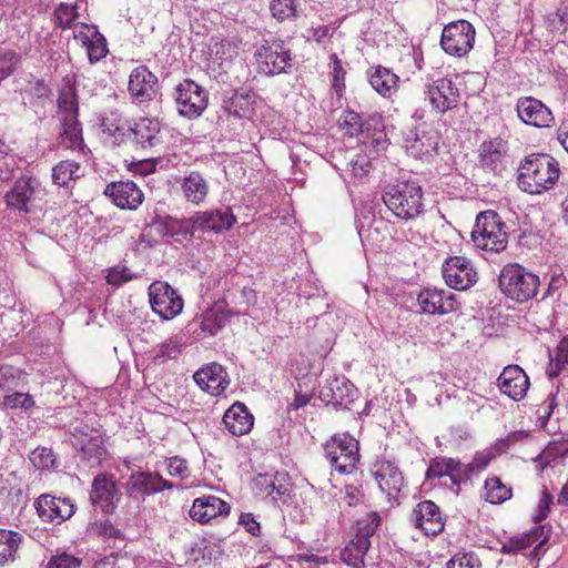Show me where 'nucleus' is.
Instances as JSON below:
<instances>
[{
	"label": "nucleus",
	"mask_w": 568,
	"mask_h": 568,
	"mask_svg": "<svg viewBox=\"0 0 568 568\" xmlns=\"http://www.w3.org/2000/svg\"><path fill=\"white\" fill-rule=\"evenodd\" d=\"M559 178V162L547 153L526 155L517 169V185L519 190L531 195H540L552 190Z\"/></svg>",
	"instance_id": "f257e3e1"
},
{
	"label": "nucleus",
	"mask_w": 568,
	"mask_h": 568,
	"mask_svg": "<svg viewBox=\"0 0 568 568\" xmlns=\"http://www.w3.org/2000/svg\"><path fill=\"white\" fill-rule=\"evenodd\" d=\"M383 202L387 210L398 220H416L425 212V197L417 181H397L383 192Z\"/></svg>",
	"instance_id": "f03ea898"
},
{
	"label": "nucleus",
	"mask_w": 568,
	"mask_h": 568,
	"mask_svg": "<svg viewBox=\"0 0 568 568\" xmlns=\"http://www.w3.org/2000/svg\"><path fill=\"white\" fill-rule=\"evenodd\" d=\"M498 282L503 294L520 304L536 297L540 286L539 276L519 263L506 264L500 271Z\"/></svg>",
	"instance_id": "7ed1b4c3"
},
{
	"label": "nucleus",
	"mask_w": 568,
	"mask_h": 568,
	"mask_svg": "<svg viewBox=\"0 0 568 568\" xmlns=\"http://www.w3.org/2000/svg\"><path fill=\"white\" fill-rule=\"evenodd\" d=\"M470 239L475 247L499 253L507 247L508 243L506 224L496 211H481L476 216Z\"/></svg>",
	"instance_id": "20e7f679"
},
{
	"label": "nucleus",
	"mask_w": 568,
	"mask_h": 568,
	"mask_svg": "<svg viewBox=\"0 0 568 568\" xmlns=\"http://www.w3.org/2000/svg\"><path fill=\"white\" fill-rule=\"evenodd\" d=\"M440 133L433 123L416 122L403 130V146L406 153L418 160H428L437 154Z\"/></svg>",
	"instance_id": "39448f33"
},
{
	"label": "nucleus",
	"mask_w": 568,
	"mask_h": 568,
	"mask_svg": "<svg viewBox=\"0 0 568 568\" xmlns=\"http://www.w3.org/2000/svg\"><path fill=\"white\" fill-rule=\"evenodd\" d=\"M325 457L332 468L351 474L359 463V443L348 433H337L324 444Z\"/></svg>",
	"instance_id": "423d86ee"
},
{
	"label": "nucleus",
	"mask_w": 568,
	"mask_h": 568,
	"mask_svg": "<svg viewBox=\"0 0 568 568\" xmlns=\"http://www.w3.org/2000/svg\"><path fill=\"white\" fill-rule=\"evenodd\" d=\"M257 70L266 77L288 73L293 65L291 49L281 39L264 40L255 50Z\"/></svg>",
	"instance_id": "0eeeda50"
},
{
	"label": "nucleus",
	"mask_w": 568,
	"mask_h": 568,
	"mask_svg": "<svg viewBox=\"0 0 568 568\" xmlns=\"http://www.w3.org/2000/svg\"><path fill=\"white\" fill-rule=\"evenodd\" d=\"M122 499V491L112 474L100 473L93 477L89 500L103 515H113Z\"/></svg>",
	"instance_id": "6e6552de"
},
{
	"label": "nucleus",
	"mask_w": 568,
	"mask_h": 568,
	"mask_svg": "<svg viewBox=\"0 0 568 568\" xmlns=\"http://www.w3.org/2000/svg\"><path fill=\"white\" fill-rule=\"evenodd\" d=\"M476 31L466 20H457L446 24L442 32L443 50L454 57L466 55L474 47Z\"/></svg>",
	"instance_id": "1a4fd4ad"
},
{
	"label": "nucleus",
	"mask_w": 568,
	"mask_h": 568,
	"mask_svg": "<svg viewBox=\"0 0 568 568\" xmlns=\"http://www.w3.org/2000/svg\"><path fill=\"white\" fill-rule=\"evenodd\" d=\"M175 102L180 115L186 119H196L207 108L209 94L195 81L185 79L175 88Z\"/></svg>",
	"instance_id": "9d476101"
},
{
	"label": "nucleus",
	"mask_w": 568,
	"mask_h": 568,
	"mask_svg": "<svg viewBox=\"0 0 568 568\" xmlns=\"http://www.w3.org/2000/svg\"><path fill=\"white\" fill-rule=\"evenodd\" d=\"M152 311L162 320L170 321L183 310V298L168 282L155 281L149 286Z\"/></svg>",
	"instance_id": "9b49d317"
},
{
	"label": "nucleus",
	"mask_w": 568,
	"mask_h": 568,
	"mask_svg": "<svg viewBox=\"0 0 568 568\" xmlns=\"http://www.w3.org/2000/svg\"><path fill=\"white\" fill-rule=\"evenodd\" d=\"M122 135L125 142L145 152L163 143L162 125L158 119L140 118Z\"/></svg>",
	"instance_id": "f8f14e48"
},
{
	"label": "nucleus",
	"mask_w": 568,
	"mask_h": 568,
	"mask_svg": "<svg viewBox=\"0 0 568 568\" xmlns=\"http://www.w3.org/2000/svg\"><path fill=\"white\" fill-rule=\"evenodd\" d=\"M172 488L171 481L164 479L159 473L149 470L133 471L124 484L128 498L133 500L144 499Z\"/></svg>",
	"instance_id": "ddd939ff"
},
{
	"label": "nucleus",
	"mask_w": 568,
	"mask_h": 568,
	"mask_svg": "<svg viewBox=\"0 0 568 568\" xmlns=\"http://www.w3.org/2000/svg\"><path fill=\"white\" fill-rule=\"evenodd\" d=\"M41 192L40 182L29 175L17 179L11 189L4 194V202L9 210L20 213H30L34 201Z\"/></svg>",
	"instance_id": "4468645a"
},
{
	"label": "nucleus",
	"mask_w": 568,
	"mask_h": 568,
	"mask_svg": "<svg viewBox=\"0 0 568 568\" xmlns=\"http://www.w3.org/2000/svg\"><path fill=\"white\" fill-rule=\"evenodd\" d=\"M37 515L43 523L62 524L70 519L77 506L71 498L42 494L33 503Z\"/></svg>",
	"instance_id": "2eb2a0df"
},
{
	"label": "nucleus",
	"mask_w": 568,
	"mask_h": 568,
	"mask_svg": "<svg viewBox=\"0 0 568 568\" xmlns=\"http://www.w3.org/2000/svg\"><path fill=\"white\" fill-rule=\"evenodd\" d=\"M372 475L379 489L387 496L389 503L398 501V495L405 486L404 476L396 463L378 458L372 466Z\"/></svg>",
	"instance_id": "dca6fc26"
},
{
	"label": "nucleus",
	"mask_w": 568,
	"mask_h": 568,
	"mask_svg": "<svg viewBox=\"0 0 568 568\" xmlns=\"http://www.w3.org/2000/svg\"><path fill=\"white\" fill-rule=\"evenodd\" d=\"M445 283L456 291H466L477 282V272L465 256H450L442 266Z\"/></svg>",
	"instance_id": "f3484780"
},
{
	"label": "nucleus",
	"mask_w": 568,
	"mask_h": 568,
	"mask_svg": "<svg viewBox=\"0 0 568 568\" xmlns=\"http://www.w3.org/2000/svg\"><path fill=\"white\" fill-rule=\"evenodd\" d=\"M417 304L422 313L428 315H444L460 307L456 294L437 287L423 288L417 294Z\"/></svg>",
	"instance_id": "a211bd4d"
},
{
	"label": "nucleus",
	"mask_w": 568,
	"mask_h": 568,
	"mask_svg": "<svg viewBox=\"0 0 568 568\" xmlns=\"http://www.w3.org/2000/svg\"><path fill=\"white\" fill-rule=\"evenodd\" d=\"M318 398L325 405L348 408L357 398V388L346 377L333 376L321 386Z\"/></svg>",
	"instance_id": "6ab92c4d"
},
{
	"label": "nucleus",
	"mask_w": 568,
	"mask_h": 568,
	"mask_svg": "<svg viewBox=\"0 0 568 568\" xmlns=\"http://www.w3.org/2000/svg\"><path fill=\"white\" fill-rule=\"evenodd\" d=\"M159 90L158 77L145 65H139L131 71L128 92L134 103L142 104L152 101Z\"/></svg>",
	"instance_id": "aec40b11"
},
{
	"label": "nucleus",
	"mask_w": 568,
	"mask_h": 568,
	"mask_svg": "<svg viewBox=\"0 0 568 568\" xmlns=\"http://www.w3.org/2000/svg\"><path fill=\"white\" fill-rule=\"evenodd\" d=\"M426 94L437 113L444 114L458 106L460 93L457 85L447 78H440L427 85Z\"/></svg>",
	"instance_id": "412c9836"
},
{
	"label": "nucleus",
	"mask_w": 568,
	"mask_h": 568,
	"mask_svg": "<svg viewBox=\"0 0 568 568\" xmlns=\"http://www.w3.org/2000/svg\"><path fill=\"white\" fill-rule=\"evenodd\" d=\"M196 233H222L230 230L235 223L236 217L230 206L197 211L193 213Z\"/></svg>",
	"instance_id": "4be33fe9"
},
{
	"label": "nucleus",
	"mask_w": 568,
	"mask_h": 568,
	"mask_svg": "<svg viewBox=\"0 0 568 568\" xmlns=\"http://www.w3.org/2000/svg\"><path fill=\"white\" fill-rule=\"evenodd\" d=\"M73 38L85 48L91 64L99 62L109 53L106 39L95 24L75 26Z\"/></svg>",
	"instance_id": "5701e85b"
},
{
	"label": "nucleus",
	"mask_w": 568,
	"mask_h": 568,
	"mask_svg": "<svg viewBox=\"0 0 568 568\" xmlns=\"http://www.w3.org/2000/svg\"><path fill=\"white\" fill-rule=\"evenodd\" d=\"M59 141L63 148L85 154L87 145L82 136V124L78 120V104L74 101H71L63 111L62 131Z\"/></svg>",
	"instance_id": "b1692460"
},
{
	"label": "nucleus",
	"mask_w": 568,
	"mask_h": 568,
	"mask_svg": "<svg viewBox=\"0 0 568 568\" xmlns=\"http://www.w3.org/2000/svg\"><path fill=\"white\" fill-rule=\"evenodd\" d=\"M497 385L501 394L515 402H519L526 396L530 381L520 366L508 365L499 375Z\"/></svg>",
	"instance_id": "393cba45"
},
{
	"label": "nucleus",
	"mask_w": 568,
	"mask_h": 568,
	"mask_svg": "<svg viewBox=\"0 0 568 568\" xmlns=\"http://www.w3.org/2000/svg\"><path fill=\"white\" fill-rule=\"evenodd\" d=\"M104 194L122 210H136L144 200L141 189L130 180L116 181L106 184Z\"/></svg>",
	"instance_id": "a878e982"
},
{
	"label": "nucleus",
	"mask_w": 568,
	"mask_h": 568,
	"mask_svg": "<svg viewBox=\"0 0 568 568\" xmlns=\"http://www.w3.org/2000/svg\"><path fill=\"white\" fill-rule=\"evenodd\" d=\"M410 523L427 536L438 535L445 526L439 507L432 500H423L415 506Z\"/></svg>",
	"instance_id": "bb28decb"
},
{
	"label": "nucleus",
	"mask_w": 568,
	"mask_h": 568,
	"mask_svg": "<svg viewBox=\"0 0 568 568\" xmlns=\"http://www.w3.org/2000/svg\"><path fill=\"white\" fill-rule=\"evenodd\" d=\"M516 110L519 119L528 125L547 128L554 122L550 109L534 97L518 99Z\"/></svg>",
	"instance_id": "cd10ccee"
},
{
	"label": "nucleus",
	"mask_w": 568,
	"mask_h": 568,
	"mask_svg": "<svg viewBox=\"0 0 568 568\" xmlns=\"http://www.w3.org/2000/svg\"><path fill=\"white\" fill-rule=\"evenodd\" d=\"M193 378L202 390L212 396L221 395L230 384L225 368L217 363H211L200 368Z\"/></svg>",
	"instance_id": "c85d7f7f"
},
{
	"label": "nucleus",
	"mask_w": 568,
	"mask_h": 568,
	"mask_svg": "<svg viewBox=\"0 0 568 568\" xmlns=\"http://www.w3.org/2000/svg\"><path fill=\"white\" fill-rule=\"evenodd\" d=\"M230 505L214 495H204L193 500L189 511L190 517L200 524H207L219 516H227Z\"/></svg>",
	"instance_id": "c756f323"
},
{
	"label": "nucleus",
	"mask_w": 568,
	"mask_h": 568,
	"mask_svg": "<svg viewBox=\"0 0 568 568\" xmlns=\"http://www.w3.org/2000/svg\"><path fill=\"white\" fill-rule=\"evenodd\" d=\"M254 94L250 91H233L231 95H224L221 111L230 119H247L253 112Z\"/></svg>",
	"instance_id": "7c9ffc66"
},
{
	"label": "nucleus",
	"mask_w": 568,
	"mask_h": 568,
	"mask_svg": "<svg viewBox=\"0 0 568 568\" xmlns=\"http://www.w3.org/2000/svg\"><path fill=\"white\" fill-rule=\"evenodd\" d=\"M222 422L233 436L247 434L254 424L253 415L245 404L235 402L223 415Z\"/></svg>",
	"instance_id": "2f4dec72"
},
{
	"label": "nucleus",
	"mask_w": 568,
	"mask_h": 568,
	"mask_svg": "<svg viewBox=\"0 0 568 568\" xmlns=\"http://www.w3.org/2000/svg\"><path fill=\"white\" fill-rule=\"evenodd\" d=\"M548 538L549 536L545 534V526L539 525L520 536H514L509 538L506 542L503 544L501 551L504 554H516L539 541L538 545L534 548V552H537L548 540Z\"/></svg>",
	"instance_id": "473e14b6"
},
{
	"label": "nucleus",
	"mask_w": 568,
	"mask_h": 568,
	"mask_svg": "<svg viewBox=\"0 0 568 568\" xmlns=\"http://www.w3.org/2000/svg\"><path fill=\"white\" fill-rule=\"evenodd\" d=\"M507 142L500 138L485 140L479 146L478 160L483 168L497 171L507 155Z\"/></svg>",
	"instance_id": "72a5a7b5"
},
{
	"label": "nucleus",
	"mask_w": 568,
	"mask_h": 568,
	"mask_svg": "<svg viewBox=\"0 0 568 568\" xmlns=\"http://www.w3.org/2000/svg\"><path fill=\"white\" fill-rule=\"evenodd\" d=\"M183 199L194 205L202 204L209 194V182L199 171H191L181 181Z\"/></svg>",
	"instance_id": "f704fd0d"
},
{
	"label": "nucleus",
	"mask_w": 568,
	"mask_h": 568,
	"mask_svg": "<svg viewBox=\"0 0 568 568\" xmlns=\"http://www.w3.org/2000/svg\"><path fill=\"white\" fill-rule=\"evenodd\" d=\"M367 78L371 87L384 98L392 97L398 89V75L383 65L369 68Z\"/></svg>",
	"instance_id": "c9c22d12"
},
{
	"label": "nucleus",
	"mask_w": 568,
	"mask_h": 568,
	"mask_svg": "<svg viewBox=\"0 0 568 568\" xmlns=\"http://www.w3.org/2000/svg\"><path fill=\"white\" fill-rule=\"evenodd\" d=\"M379 115H371L365 119L362 114L353 111L346 110L343 112L339 122L341 126L345 130V133L351 136H359L369 132L371 126L373 125L376 129L377 125L382 124Z\"/></svg>",
	"instance_id": "e433bc0d"
},
{
	"label": "nucleus",
	"mask_w": 568,
	"mask_h": 568,
	"mask_svg": "<svg viewBox=\"0 0 568 568\" xmlns=\"http://www.w3.org/2000/svg\"><path fill=\"white\" fill-rule=\"evenodd\" d=\"M425 476L427 479L448 476L453 485L464 484L458 479L462 476L460 460L455 458L439 456L430 459Z\"/></svg>",
	"instance_id": "4c0bfd02"
},
{
	"label": "nucleus",
	"mask_w": 568,
	"mask_h": 568,
	"mask_svg": "<svg viewBox=\"0 0 568 568\" xmlns=\"http://www.w3.org/2000/svg\"><path fill=\"white\" fill-rule=\"evenodd\" d=\"M382 524V517L377 511H369L363 518L357 520V528L354 538L356 544L371 548V538L375 535Z\"/></svg>",
	"instance_id": "58836bf2"
},
{
	"label": "nucleus",
	"mask_w": 568,
	"mask_h": 568,
	"mask_svg": "<svg viewBox=\"0 0 568 568\" xmlns=\"http://www.w3.org/2000/svg\"><path fill=\"white\" fill-rule=\"evenodd\" d=\"M81 175V165L75 161H60L52 168V182L61 187H70Z\"/></svg>",
	"instance_id": "ea45409f"
},
{
	"label": "nucleus",
	"mask_w": 568,
	"mask_h": 568,
	"mask_svg": "<svg viewBox=\"0 0 568 568\" xmlns=\"http://www.w3.org/2000/svg\"><path fill=\"white\" fill-rule=\"evenodd\" d=\"M568 365V337H562L557 346L549 351V363L546 374L549 378L557 377Z\"/></svg>",
	"instance_id": "a19ab883"
},
{
	"label": "nucleus",
	"mask_w": 568,
	"mask_h": 568,
	"mask_svg": "<svg viewBox=\"0 0 568 568\" xmlns=\"http://www.w3.org/2000/svg\"><path fill=\"white\" fill-rule=\"evenodd\" d=\"M22 536L12 530L0 529V566L12 562L16 559Z\"/></svg>",
	"instance_id": "79ce46f5"
},
{
	"label": "nucleus",
	"mask_w": 568,
	"mask_h": 568,
	"mask_svg": "<svg viewBox=\"0 0 568 568\" xmlns=\"http://www.w3.org/2000/svg\"><path fill=\"white\" fill-rule=\"evenodd\" d=\"M81 452L88 462L92 464H100L106 454V449L104 447V439L95 432L90 435L87 440H83L81 445Z\"/></svg>",
	"instance_id": "37998d69"
},
{
	"label": "nucleus",
	"mask_w": 568,
	"mask_h": 568,
	"mask_svg": "<svg viewBox=\"0 0 568 568\" xmlns=\"http://www.w3.org/2000/svg\"><path fill=\"white\" fill-rule=\"evenodd\" d=\"M493 459V454L489 452H478L473 457V460L468 464H463L460 462L462 476L458 477L459 480L466 481L470 480L474 476L481 473L489 465Z\"/></svg>",
	"instance_id": "c03bdc74"
},
{
	"label": "nucleus",
	"mask_w": 568,
	"mask_h": 568,
	"mask_svg": "<svg viewBox=\"0 0 568 568\" xmlns=\"http://www.w3.org/2000/svg\"><path fill=\"white\" fill-rule=\"evenodd\" d=\"M485 489L486 500L490 504H501L511 498V489L506 487L496 476L485 480Z\"/></svg>",
	"instance_id": "a18cd8bd"
},
{
	"label": "nucleus",
	"mask_w": 568,
	"mask_h": 568,
	"mask_svg": "<svg viewBox=\"0 0 568 568\" xmlns=\"http://www.w3.org/2000/svg\"><path fill=\"white\" fill-rule=\"evenodd\" d=\"M368 548L356 544L353 539L345 546L341 552V557L344 562L353 568H365V556L368 552Z\"/></svg>",
	"instance_id": "49530a36"
},
{
	"label": "nucleus",
	"mask_w": 568,
	"mask_h": 568,
	"mask_svg": "<svg viewBox=\"0 0 568 568\" xmlns=\"http://www.w3.org/2000/svg\"><path fill=\"white\" fill-rule=\"evenodd\" d=\"M170 237L178 242L193 237L196 234L195 221L193 214L189 217L175 219L172 217Z\"/></svg>",
	"instance_id": "de8ad7c7"
},
{
	"label": "nucleus",
	"mask_w": 568,
	"mask_h": 568,
	"mask_svg": "<svg viewBox=\"0 0 568 568\" xmlns=\"http://www.w3.org/2000/svg\"><path fill=\"white\" fill-rule=\"evenodd\" d=\"M87 531L91 537L123 539L122 530L115 527L110 519H101L90 523Z\"/></svg>",
	"instance_id": "09e8293b"
},
{
	"label": "nucleus",
	"mask_w": 568,
	"mask_h": 568,
	"mask_svg": "<svg viewBox=\"0 0 568 568\" xmlns=\"http://www.w3.org/2000/svg\"><path fill=\"white\" fill-rule=\"evenodd\" d=\"M297 7V0H272L270 10L276 20L284 21L296 18Z\"/></svg>",
	"instance_id": "8fccbe9b"
},
{
	"label": "nucleus",
	"mask_w": 568,
	"mask_h": 568,
	"mask_svg": "<svg viewBox=\"0 0 568 568\" xmlns=\"http://www.w3.org/2000/svg\"><path fill=\"white\" fill-rule=\"evenodd\" d=\"M281 475L278 473L257 474L252 480V489L255 495L271 496L274 494V480Z\"/></svg>",
	"instance_id": "3c124183"
},
{
	"label": "nucleus",
	"mask_w": 568,
	"mask_h": 568,
	"mask_svg": "<svg viewBox=\"0 0 568 568\" xmlns=\"http://www.w3.org/2000/svg\"><path fill=\"white\" fill-rule=\"evenodd\" d=\"M180 353V343L175 338L170 337L153 349V358L154 361L164 363L169 359H175Z\"/></svg>",
	"instance_id": "603ef678"
},
{
	"label": "nucleus",
	"mask_w": 568,
	"mask_h": 568,
	"mask_svg": "<svg viewBox=\"0 0 568 568\" xmlns=\"http://www.w3.org/2000/svg\"><path fill=\"white\" fill-rule=\"evenodd\" d=\"M31 462L39 469H51L58 467V459L51 448L38 447L31 454Z\"/></svg>",
	"instance_id": "864d4df0"
},
{
	"label": "nucleus",
	"mask_w": 568,
	"mask_h": 568,
	"mask_svg": "<svg viewBox=\"0 0 568 568\" xmlns=\"http://www.w3.org/2000/svg\"><path fill=\"white\" fill-rule=\"evenodd\" d=\"M78 17L79 13L77 6H71L62 2L54 10V18L57 20V24L61 29L71 28L74 21L78 19Z\"/></svg>",
	"instance_id": "5fc2aeb1"
},
{
	"label": "nucleus",
	"mask_w": 568,
	"mask_h": 568,
	"mask_svg": "<svg viewBox=\"0 0 568 568\" xmlns=\"http://www.w3.org/2000/svg\"><path fill=\"white\" fill-rule=\"evenodd\" d=\"M371 160L364 153H354L349 156L347 162V170L355 178H364L371 170Z\"/></svg>",
	"instance_id": "6e6d98bb"
},
{
	"label": "nucleus",
	"mask_w": 568,
	"mask_h": 568,
	"mask_svg": "<svg viewBox=\"0 0 568 568\" xmlns=\"http://www.w3.org/2000/svg\"><path fill=\"white\" fill-rule=\"evenodd\" d=\"M135 277L136 275L129 267L122 264L109 268L105 276L106 283L115 287H120Z\"/></svg>",
	"instance_id": "4d7b16f0"
},
{
	"label": "nucleus",
	"mask_w": 568,
	"mask_h": 568,
	"mask_svg": "<svg viewBox=\"0 0 568 568\" xmlns=\"http://www.w3.org/2000/svg\"><path fill=\"white\" fill-rule=\"evenodd\" d=\"M196 323L200 331L207 335H215L222 327L221 318L213 310L204 312Z\"/></svg>",
	"instance_id": "13d9d810"
},
{
	"label": "nucleus",
	"mask_w": 568,
	"mask_h": 568,
	"mask_svg": "<svg viewBox=\"0 0 568 568\" xmlns=\"http://www.w3.org/2000/svg\"><path fill=\"white\" fill-rule=\"evenodd\" d=\"M4 405L11 409L29 410L36 402L30 394L13 392L4 396Z\"/></svg>",
	"instance_id": "bf43d9fd"
},
{
	"label": "nucleus",
	"mask_w": 568,
	"mask_h": 568,
	"mask_svg": "<svg viewBox=\"0 0 568 568\" xmlns=\"http://www.w3.org/2000/svg\"><path fill=\"white\" fill-rule=\"evenodd\" d=\"M531 438V434L528 430H514L509 433L505 438L499 439L496 443V448L499 453H505L509 447L525 443Z\"/></svg>",
	"instance_id": "052dcab7"
},
{
	"label": "nucleus",
	"mask_w": 568,
	"mask_h": 568,
	"mask_svg": "<svg viewBox=\"0 0 568 568\" xmlns=\"http://www.w3.org/2000/svg\"><path fill=\"white\" fill-rule=\"evenodd\" d=\"M18 57L13 51H0V84L16 70Z\"/></svg>",
	"instance_id": "680f3d73"
},
{
	"label": "nucleus",
	"mask_w": 568,
	"mask_h": 568,
	"mask_svg": "<svg viewBox=\"0 0 568 568\" xmlns=\"http://www.w3.org/2000/svg\"><path fill=\"white\" fill-rule=\"evenodd\" d=\"M332 62V82L333 88L336 91V93H341L345 89V74L346 71L343 68L342 61L338 59V57L333 53L331 57Z\"/></svg>",
	"instance_id": "e2e57ef3"
},
{
	"label": "nucleus",
	"mask_w": 568,
	"mask_h": 568,
	"mask_svg": "<svg viewBox=\"0 0 568 568\" xmlns=\"http://www.w3.org/2000/svg\"><path fill=\"white\" fill-rule=\"evenodd\" d=\"M556 397H557V394L550 393L548 395L547 399L545 402H542L536 410L537 423L541 427H545L547 425L554 409L557 407Z\"/></svg>",
	"instance_id": "0e129e2a"
},
{
	"label": "nucleus",
	"mask_w": 568,
	"mask_h": 568,
	"mask_svg": "<svg viewBox=\"0 0 568 568\" xmlns=\"http://www.w3.org/2000/svg\"><path fill=\"white\" fill-rule=\"evenodd\" d=\"M166 469L169 475L179 477L181 479L187 478L190 476V470L187 466V462L184 458L179 456H173L165 459Z\"/></svg>",
	"instance_id": "69168bd1"
},
{
	"label": "nucleus",
	"mask_w": 568,
	"mask_h": 568,
	"mask_svg": "<svg viewBox=\"0 0 568 568\" xmlns=\"http://www.w3.org/2000/svg\"><path fill=\"white\" fill-rule=\"evenodd\" d=\"M446 568H480V562L474 554H457L447 561Z\"/></svg>",
	"instance_id": "338daca9"
},
{
	"label": "nucleus",
	"mask_w": 568,
	"mask_h": 568,
	"mask_svg": "<svg viewBox=\"0 0 568 568\" xmlns=\"http://www.w3.org/2000/svg\"><path fill=\"white\" fill-rule=\"evenodd\" d=\"M80 566L81 559L63 552L52 556L47 568H80Z\"/></svg>",
	"instance_id": "774afa93"
}]
</instances>
